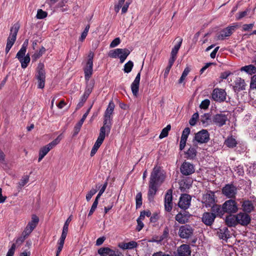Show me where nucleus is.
Wrapping results in <instances>:
<instances>
[{
	"instance_id": "f257e3e1",
	"label": "nucleus",
	"mask_w": 256,
	"mask_h": 256,
	"mask_svg": "<svg viewBox=\"0 0 256 256\" xmlns=\"http://www.w3.org/2000/svg\"><path fill=\"white\" fill-rule=\"evenodd\" d=\"M165 179V176L159 166H155L150 174V182L160 185Z\"/></svg>"
},
{
	"instance_id": "f03ea898",
	"label": "nucleus",
	"mask_w": 256,
	"mask_h": 256,
	"mask_svg": "<svg viewBox=\"0 0 256 256\" xmlns=\"http://www.w3.org/2000/svg\"><path fill=\"white\" fill-rule=\"evenodd\" d=\"M62 138V134L59 135L56 139L50 143L42 148L39 151L38 162H40L45 156L56 145H57Z\"/></svg>"
},
{
	"instance_id": "7ed1b4c3",
	"label": "nucleus",
	"mask_w": 256,
	"mask_h": 256,
	"mask_svg": "<svg viewBox=\"0 0 256 256\" xmlns=\"http://www.w3.org/2000/svg\"><path fill=\"white\" fill-rule=\"evenodd\" d=\"M130 52L127 48H116L110 50L108 56L112 58H119L120 63H123Z\"/></svg>"
},
{
	"instance_id": "20e7f679",
	"label": "nucleus",
	"mask_w": 256,
	"mask_h": 256,
	"mask_svg": "<svg viewBox=\"0 0 256 256\" xmlns=\"http://www.w3.org/2000/svg\"><path fill=\"white\" fill-rule=\"evenodd\" d=\"M216 201V198L212 191L208 190L202 196V202L206 208H210Z\"/></svg>"
},
{
	"instance_id": "39448f33",
	"label": "nucleus",
	"mask_w": 256,
	"mask_h": 256,
	"mask_svg": "<svg viewBox=\"0 0 256 256\" xmlns=\"http://www.w3.org/2000/svg\"><path fill=\"white\" fill-rule=\"evenodd\" d=\"M38 71L36 77L38 80V88H44L45 85L46 72L44 66L42 64H39L38 66Z\"/></svg>"
},
{
	"instance_id": "423d86ee",
	"label": "nucleus",
	"mask_w": 256,
	"mask_h": 256,
	"mask_svg": "<svg viewBox=\"0 0 256 256\" xmlns=\"http://www.w3.org/2000/svg\"><path fill=\"white\" fill-rule=\"evenodd\" d=\"M226 92L225 90L220 88H215L212 93V98L216 102H222L226 100Z\"/></svg>"
},
{
	"instance_id": "0eeeda50",
	"label": "nucleus",
	"mask_w": 256,
	"mask_h": 256,
	"mask_svg": "<svg viewBox=\"0 0 256 256\" xmlns=\"http://www.w3.org/2000/svg\"><path fill=\"white\" fill-rule=\"evenodd\" d=\"M222 194L228 198H233L237 194V188L233 184H226L222 188Z\"/></svg>"
},
{
	"instance_id": "6e6552de",
	"label": "nucleus",
	"mask_w": 256,
	"mask_h": 256,
	"mask_svg": "<svg viewBox=\"0 0 256 256\" xmlns=\"http://www.w3.org/2000/svg\"><path fill=\"white\" fill-rule=\"evenodd\" d=\"M194 233V229L189 224H185L180 226L178 235L182 238H188Z\"/></svg>"
},
{
	"instance_id": "1a4fd4ad",
	"label": "nucleus",
	"mask_w": 256,
	"mask_h": 256,
	"mask_svg": "<svg viewBox=\"0 0 256 256\" xmlns=\"http://www.w3.org/2000/svg\"><path fill=\"white\" fill-rule=\"evenodd\" d=\"M222 206H224V209L226 213H236L238 210L236 202L232 199L226 200L222 204Z\"/></svg>"
},
{
	"instance_id": "9d476101",
	"label": "nucleus",
	"mask_w": 256,
	"mask_h": 256,
	"mask_svg": "<svg viewBox=\"0 0 256 256\" xmlns=\"http://www.w3.org/2000/svg\"><path fill=\"white\" fill-rule=\"evenodd\" d=\"M210 140V134L206 130H202L195 134L194 140L200 144L206 143Z\"/></svg>"
},
{
	"instance_id": "9b49d317",
	"label": "nucleus",
	"mask_w": 256,
	"mask_h": 256,
	"mask_svg": "<svg viewBox=\"0 0 256 256\" xmlns=\"http://www.w3.org/2000/svg\"><path fill=\"white\" fill-rule=\"evenodd\" d=\"M181 173L184 176H189L195 172L194 166L188 162H184L182 163L180 168Z\"/></svg>"
},
{
	"instance_id": "f8f14e48",
	"label": "nucleus",
	"mask_w": 256,
	"mask_h": 256,
	"mask_svg": "<svg viewBox=\"0 0 256 256\" xmlns=\"http://www.w3.org/2000/svg\"><path fill=\"white\" fill-rule=\"evenodd\" d=\"M98 254L101 256H120L122 253L116 249L114 250L109 248H101L98 250Z\"/></svg>"
},
{
	"instance_id": "ddd939ff",
	"label": "nucleus",
	"mask_w": 256,
	"mask_h": 256,
	"mask_svg": "<svg viewBox=\"0 0 256 256\" xmlns=\"http://www.w3.org/2000/svg\"><path fill=\"white\" fill-rule=\"evenodd\" d=\"M228 120V115L222 113L216 114L212 117L214 123L219 127L226 124Z\"/></svg>"
},
{
	"instance_id": "4468645a",
	"label": "nucleus",
	"mask_w": 256,
	"mask_h": 256,
	"mask_svg": "<svg viewBox=\"0 0 256 256\" xmlns=\"http://www.w3.org/2000/svg\"><path fill=\"white\" fill-rule=\"evenodd\" d=\"M191 197L188 194H182L178 203V206L184 210L188 208L190 206Z\"/></svg>"
},
{
	"instance_id": "2eb2a0df",
	"label": "nucleus",
	"mask_w": 256,
	"mask_h": 256,
	"mask_svg": "<svg viewBox=\"0 0 256 256\" xmlns=\"http://www.w3.org/2000/svg\"><path fill=\"white\" fill-rule=\"evenodd\" d=\"M114 107L115 104L114 102L111 100L109 102L108 108L105 111L104 121L112 123V115L114 112Z\"/></svg>"
},
{
	"instance_id": "dca6fc26",
	"label": "nucleus",
	"mask_w": 256,
	"mask_h": 256,
	"mask_svg": "<svg viewBox=\"0 0 256 256\" xmlns=\"http://www.w3.org/2000/svg\"><path fill=\"white\" fill-rule=\"evenodd\" d=\"M190 254V246L186 244H182L178 248L174 256H189Z\"/></svg>"
},
{
	"instance_id": "f3484780",
	"label": "nucleus",
	"mask_w": 256,
	"mask_h": 256,
	"mask_svg": "<svg viewBox=\"0 0 256 256\" xmlns=\"http://www.w3.org/2000/svg\"><path fill=\"white\" fill-rule=\"evenodd\" d=\"M20 28V25L18 24H15L10 28V33L8 38L7 43L11 44L13 45L16 40V36Z\"/></svg>"
},
{
	"instance_id": "a211bd4d",
	"label": "nucleus",
	"mask_w": 256,
	"mask_h": 256,
	"mask_svg": "<svg viewBox=\"0 0 256 256\" xmlns=\"http://www.w3.org/2000/svg\"><path fill=\"white\" fill-rule=\"evenodd\" d=\"M172 190H168L164 198V208L166 212H170L172 210Z\"/></svg>"
},
{
	"instance_id": "6ab92c4d",
	"label": "nucleus",
	"mask_w": 256,
	"mask_h": 256,
	"mask_svg": "<svg viewBox=\"0 0 256 256\" xmlns=\"http://www.w3.org/2000/svg\"><path fill=\"white\" fill-rule=\"evenodd\" d=\"M237 220L242 226H247L251 220L250 216L246 213L240 212L236 215Z\"/></svg>"
},
{
	"instance_id": "aec40b11",
	"label": "nucleus",
	"mask_w": 256,
	"mask_h": 256,
	"mask_svg": "<svg viewBox=\"0 0 256 256\" xmlns=\"http://www.w3.org/2000/svg\"><path fill=\"white\" fill-rule=\"evenodd\" d=\"M112 124V123L104 121L103 126L100 128V134L98 137L104 140L106 134L108 135L110 132Z\"/></svg>"
},
{
	"instance_id": "412c9836",
	"label": "nucleus",
	"mask_w": 256,
	"mask_h": 256,
	"mask_svg": "<svg viewBox=\"0 0 256 256\" xmlns=\"http://www.w3.org/2000/svg\"><path fill=\"white\" fill-rule=\"evenodd\" d=\"M236 28V26H230L224 29L217 36V39L218 40H223L226 38L230 36Z\"/></svg>"
},
{
	"instance_id": "4be33fe9",
	"label": "nucleus",
	"mask_w": 256,
	"mask_h": 256,
	"mask_svg": "<svg viewBox=\"0 0 256 256\" xmlns=\"http://www.w3.org/2000/svg\"><path fill=\"white\" fill-rule=\"evenodd\" d=\"M160 185L153 184L149 182L148 190V198L150 202L153 201L154 196L158 190Z\"/></svg>"
},
{
	"instance_id": "5701e85b",
	"label": "nucleus",
	"mask_w": 256,
	"mask_h": 256,
	"mask_svg": "<svg viewBox=\"0 0 256 256\" xmlns=\"http://www.w3.org/2000/svg\"><path fill=\"white\" fill-rule=\"evenodd\" d=\"M190 214L188 212L184 211L178 212L175 216L176 220L180 224H184L188 222Z\"/></svg>"
},
{
	"instance_id": "b1692460",
	"label": "nucleus",
	"mask_w": 256,
	"mask_h": 256,
	"mask_svg": "<svg viewBox=\"0 0 256 256\" xmlns=\"http://www.w3.org/2000/svg\"><path fill=\"white\" fill-rule=\"evenodd\" d=\"M216 218V214L210 212H205L202 216V222L206 226H211Z\"/></svg>"
},
{
	"instance_id": "393cba45",
	"label": "nucleus",
	"mask_w": 256,
	"mask_h": 256,
	"mask_svg": "<svg viewBox=\"0 0 256 256\" xmlns=\"http://www.w3.org/2000/svg\"><path fill=\"white\" fill-rule=\"evenodd\" d=\"M83 69L85 80L86 82H88L93 73V63L90 62H86Z\"/></svg>"
},
{
	"instance_id": "a878e982",
	"label": "nucleus",
	"mask_w": 256,
	"mask_h": 256,
	"mask_svg": "<svg viewBox=\"0 0 256 256\" xmlns=\"http://www.w3.org/2000/svg\"><path fill=\"white\" fill-rule=\"evenodd\" d=\"M140 72H139L134 81L132 82L131 84V90L132 92V94L134 96H137L138 94V92L139 90V86H140Z\"/></svg>"
},
{
	"instance_id": "bb28decb",
	"label": "nucleus",
	"mask_w": 256,
	"mask_h": 256,
	"mask_svg": "<svg viewBox=\"0 0 256 256\" xmlns=\"http://www.w3.org/2000/svg\"><path fill=\"white\" fill-rule=\"evenodd\" d=\"M212 208V213L216 214V216L222 217L224 214L226 212L224 210V206L216 204H214Z\"/></svg>"
},
{
	"instance_id": "cd10ccee",
	"label": "nucleus",
	"mask_w": 256,
	"mask_h": 256,
	"mask_svg": "<svg viewBox=\"0 0 256 256\" xmlns=\"http://www.w3.org/2000/svg\"><path fill=\"white\" fill-rule=\"evenodd\" d=\"M242 207L244 212L250 213L254 209V206L252 201L249 200H243L242 202Z\"/></svg>"
},
{
	"instance_id": "c85d7f7f",
	"label": "nucleus",
	"mask_w": 256,
	"mask_h": 256,
	"mask_svg": "<svg viewBox=\"0 0 256 256\" xmlns=\"http://www.w3.org/2000/svg\"><path fill=\"white\" fill-rule=\"evenodd\" d=\"M218 237L222 240H227L230 238V231L226 228L219 229L217 232Z\"/></svg>"
},
{
	"instance_id": "c756f323",
	"label": "nucleus",
	"mask_w": 256,
	"mask_h": 256,
	"mask_svg": "<svg viewBox=\"0 0 256 256\" xmlns=\"http://www.w3.org/2000/svg\"><path fill=\"white\" fill-rule=\"evenodd\" d=\"M118 246L122 250H130L136 248L138 244L134 241H130L128 243H120Z\"/></svg>"
},
{
	"instance_id": "7c9ffc66",
	"label": "nucleus",
	"mask_w": 256,
	"mask_h": 256,
	"mask_svg": "<svg viewBox=\"0 0 256 256\" xmlns=\"http://www.w3.org/2000/svg\"><path fill=\"white\" fill-rule=\"evenodd\" d=\"M246 83L244 80L240 78H238L235 81L234 88L238 92L244 90L246 89Z\"/></svg>"
},
{
	"instance_id": "2f4dec72",
	"label": "nucleus",
	"mask_w": 256,
	"mask_h": 256,
	"mask_svg": "<svg viewBox=\"0 0 256 256\" xmlns=\"http://www.w3.org/2000/svg\"><path fill=\"white\" fill-rule=\"evenodd\" d=\"M226 223L228 226H235L238 223L237 220L236 215L232 216L230 215L226 217Z\"/></svg>"
},
{
	"instance_id": "473e14b6",
	"label": "nucleus",
	"mask_w": 256,
	"mask_h": 256,
	"mask_svg": "<svg viewBox=\"0 0 256 256\" xmlns=\"http://www.w3.org/2000/svg\"><path fill=\"white\" fill-rule=\"evenodd\" d=\"M94 86V82L93 81H90L89 82H86V86L83 96L88 98V96L92 91Z\"/></svg>"
},
{
	"instance_id": "72a5a7b5",
	"label": "nucleus",
	"mask_w": 256,
	"mask_h": 256,
	"mask_svg": "<svg viewBox=\"0 0 256 256\" xmlns=\"http://www.w3.org/2000/svg\"><path fill=\"white\" fill-rule=\"evenodd\" d=\"M39 222V218L35 214H33L32 216V220L28 222L26 226L28 228L34 230L38 225Z\"/></svg>"
},
{
	"instance_id": "f704fd0d",
	"label": "nucleus",
	"mask_w": 256,
	"mask_h": 256,
	"mask_svg": "<svg viewBox=\"0 0 256 256\" xmlns=\"http://www.w3.org/2000/svg\"><path fill=\"white\" fill-rule=\"evenodd\" d=\"M178 39V44L174 46V48L172 49L170 55L177 57V54L178 51L182 45V39L180 38H177L176 40Z\"/></svg>"
},
{
	"instance_id": "c9c22d12",
	"label": "nucleus",
	"mask_w": 256,
	"mask_h": 256,
	"mask_svg": "<svg viewBox=\"0 0 256 256\" xmlns=\"http://www.w3.org/2000/svg\"><path fill=\"white\" fill-rule=\"evenodd\" d=\"M21 64V66L22 68H26L30 62V58L28 54L25 56L18 60Z\"/></svg>"
},
{
	"instance_id": "e433bc0d",
	"label": "nucleus",
	"mask_w": 256,
	"mask_h": 256,
	"mask_svg": "<svg viewBox=\"0 0 256 256\" xmlns=\"http://www.w3.org/2000/svg\"><path fill=\"white\" fill-rule=\"evenodd\" d=\"M240 70L244 71L249 74H252L256 72V68L254 66L250 64L242 67Z\"/></svg>"
},
{
	"instance_id": "4c0bfd02",
	"label": "nucleus",
	"mask_w": 256,
	"mask_h": 256,
	"mask_svg": "<svg viewBox=\"0 0 256 256\" xmlns=\"http://www.w3.org/2000/svg\"><path fill=\"white\" fill-rule=\"evenodd\" d=\"M225 144L230 148L235 147L237 144V142L235 138L232 137H228L224 142Z\"/></svg>"
},
{
	"instance_id": "58836bf2",
	"label": "nucleus",
	"mask_w": 256,
	"mask_h": 256,
	"mask_svg": "<svg viewBox=\"0 0 256 256\" xmlns=\"http://www.w3.org/2000/svg\"><path fill=\"white\" fill-rule=\"evenodd\" d=\"M196 150L194 147H190L186 152V158L189 159H193L196 156Z\"/></svg>"
},
{
	"instance_id": "ea45409f",
	"label": "nucleus",
	"mask_w": 256,
	"mask_h": 256,
	"mask_svg": "<svg viewBox=\"0 0 256 256\" xmlns=\"http://www.w3.org/2000/svg\"><path fill=\"white\" fill-rule=\"evenodd\" d=\"M100 188V186L96 184V188H92L86 195V200L88 202L92 196L96 194L98 191V189Z\"/></svg>"
},
{
	"instance_id": "a19ab883",
	"label": "nucleus",
	"mask_w": 256,
	"mask_h": 256,
	"mask_svg": "<svg viewBox=\"0 0 256 256\" xmlns=\"http://www.w3.org/2000/svg\"><path fill=\"white\" fill-rule=\"evenodd\" d=\"M29 180V176L27 175L22 177L18 184V189H22V188L28 182Z\"/></svg>"
},
{
	"instance_id": "79ce46f5",
	"label": "nucleus",
	"mask_w": 256,
	"mask_h": 256,
	"mask_svg": "<svg viewBox=\"0 0 256 256\" xmlns=\"http://www.w3.org/2000/svg\"><path fill=\"white\" fill-rule=\"evenodd\" d=\"M170 128L171 126L170 124L168 125L166 128H163L159 136V138L162 139L167 136L168 135V131L170 130Z\"/></svg>"
},
{
	"instance_id": "37998d69",
	"label": "nucleus",
	"mask_w": 256,
	"mask_h": 256,
	"mask_svg": "<svg viewBox=\"0 0 256 256\" xmlns=\"http://www.w3.org/2000/svg\"><path fill=\"white\" fill-rule=\"evenodd\" d=\"M247 171L251 176H254L256 175V164H251L248 168Z\"/></svg>"
},
{
	"instance_id": "c03bdc74",
	"label": "nucleus",
	"mask_w": 256,
	"mask_h": 256,
	"mask_svg": "<svg viewBox=\"0 0 256 256\" xmlns=\"http://www.w3.org/2000/svg\"><path fill=\"white\" fill-rule=\"evenodd\" d=\"M134 66V63L132 61L129 60L124 65V71L126 73H129L132 71Z\"/></svg>"
},
{
	"instance_id": "a18cd8bd",
	"label": "nucleus",
	"mask_w": 256,
	"mask_h": 256,
	"mask_svg": "<svg viewBox=\"0 0 256 256\" xmlns=\"http://www.w3.org/2000/svg\"><path fill=\"white\" fill-rule=\"evenodd\" d=\"M210 115L209 114H204L203 116L201 117V122H202V124H204V126H206L208 124V122L210 120Z\"/></svg>"
},
{
	"instance_id": "49530a36",
	"label": "nucleus",
	"mask_w": 256,
	"mask_h": 256,
	"mask_svg": "<svg viewBox=\"0 0 256 256\" xmlns=\"http://www.w3.org/2000/svg\"><path fill=\"white\" fill-rule=\"evenodd\" d=\"M136 208H140L142 205V194L141 192H138L136 194Z\"/></svg>"
},
{
	"instance_id": "de8ad7c7",
	"label": "nucleus",
	"mask_w": 256,
	"mask_h": 256,
	"mask_svg": "<svg viewBox=\"0 0 256 256\" xmlns=\"http://www.w3.org/2000/svg\"><path fill=\"white\" fill-rule=\"evenodd\" d=\"M45 48L42 46L40 50V51L38 52H36L32 56V59L34 60H36L38 58H40L42 56V54L45 52Z\"/></svg>"
},
{
	"instance_id": "09e8293b",
	"label": "nucleus",
	"mask_w": 256,
	"mask_h": 256,
	"mask_svg": "<svg viewBox=\"0 0 256 256\" xmlns=\"http://www.w3.org/2000/svg\"><path fill=\"white\" fill-rule=\"evenodd\" d=\"M168 236V230L167 228H166L163 232V234L160 236L158 239L156 240L157 243H160L162 242Z\"/></svg>"
},
{
	"instance_id": "8fccbe9b",
	"label": "nucleus",
	"mask_w": 256,
	"mask_h": 256,
	"mask_svg": "<svg viewBox=\"0 0 256 256\" xmlns=\"http://www.w3.org/2000/svg\"><path fill=\"white\" fill-rule=\"evenodd\" d=\"M83 124V122L79 121L74 126V134L73 136H75L78 134L80 130L81 127Z\"/></svg>"
},
{
	"instance_id": "3c124183",
	"label": "nucleus",
	"mask_w": 256,
	"mask_h": 256,
	"mask_svg": "<svg viewBox=\"0 0 256 256\" xmlns=\"http://www.w3.org/2000/svg\"><path fill=\"white\" fill-rule=\"evenodd\" d=\"M107 186H108V182L106 180V182H104V184H103V186L101 188L100 190L99 191L98 194V195L96 196V198H95V199H97L98 201L100 196L102 195V194L105 191V190H106V188L107 187Z\"/></svg>"
},
{
	"instance_id": "603ef678",
	"label": "nucleus",
	"mask_w": 256,
	"mask_h": 256,
	"mask_svg": "<svg viewBox=\"0 0 256 256\" xmlns=\"http://www.w3.org/2000/svg\"><path fill=\"white\" fill-rule=\"evenodd\" d=\"M26 49L24 48H21L20 50L18 52L16 58H17L18 60L22 58L23 57L25 56L26 52Z\"/></svg>"
},
{
	"instance_id": "864d4df0",
	"label": "nucleus",
	"mask_w": 256,
	"mask_h": 256,
	"mask_svg": "<svg viewBox=\"0 0 256 256\" xmlns=\"http://www.w3.org/2000/svg\"><path fill=\"white\" fill-rule=\"evenodd\" d=\"M47 14L46 12L42 10V9H39L38 10L36 17L38 19H42L45 18L47 16Z\"/></svg>"
},
{
	"instance_id": "5fc2aeb1",
	"label": "nucleus",
	"mask_w": 256,
	"mask_h": 256,
	"mask_svg": "<svg viewBox=\"0 0 256 256\" xmlns=\"http://www.w3.org/2000/svg\"><path fill=\"white\" fill-rule=\"evenodd\" d=\"M210 104V100L208 99H205L201 102L200 107L202 109L206 110L208 108Z\"/></svg>"
},
{
	"instance_id": "6e6d98bb",
	"label": "nucleus",
	"mask_w": 256,
	"mask_h": 256,
	"mask_svg": "<svg viewBox=\"0 0 256 256\" xmlns=\"http://www.w3.org/2000/svg\"><path fill=\"white\" fill-rule=\"evenodd\" d=\"M190 133V128H186L182 132L180 139L186 140Z\"/></svg>"
},
{
	"instance_id": "4d7b16f0",
	"label": "nucleus",
	"mask_w": 256,
	"mask_h": 256,
	"mask_svg": "<svg viewBox=\"0 0 256 256\" xmlns=\"http://www.w3.org/2000/svg\"><path fill=\"white\" fill-rule=\"evenodd\" d=\"M198 118V112L194 113L192 116V118L190 119L189 121L190 124L193 126H194L196 124V122Z\"/></svg>"
},
{
	"instance_id": "13d9d810",
	"label": "nucleus",
	"mask_w": 256,
	"mask_h": 256,
	"mask_svg": "<svg viewBox=\"0 0 256 256\" xmlns=\"http://www.w3.org/2000/svg\"><path fill=\"white\" fill-rule=\"evenodd\" d=\"M90 28V26L89 24L87 25L86 26L85 29L84 30V32H82L81 36L80 38V41H83L85 39V38H86V36L88 34Z\"/></svg>"
},
{
	"instance_id": "bf43d9fd",
	"label": "nucleus",
	"mask_w": 256,
	"mask_h": 256,
	"mask_svg": "<svg viewBox=\"0 0 256 256\" xmlns=\"http://www.w3.org/2000/svg\"><path fill=\"white\" fill-rule=\"evenodd\" d=\"M87 99L88 98L82 95L80 98V102L76 106V110H78L79 108H82L84 106V102H86Z\"/></svg>"
},
{
	"instance_id": "052dcab7",
	"label": "nucleus",
	"mask_w": 256,
	"mask_h": 256,
	"mask_svg": "<svg viewBox=\"0 0 256 256\" xmlns=\"http://www.w3.org/2000/svg\"><path fill=\"white\" fill-rule=\"evenodd\" d=\"M98 202V201L97 200V199H95L94 201V202L92 204L91 208L89 212V213L88 214V216L92 215V214L94 213V212L95 211V210H96V208H97Z\"/></svg>"
},
{
	"instance_id": "680f3d73",
	"label": "nucleus",
	"mask_w": 256,
	"mask_h": 256,
	"mask_svg": "<svg viewBox=\"0 0 256 256\" xmlns=\"http://www.w3.org/2000/svg\"><path fill=\"white\" fill-rule=\"evenodd\" d=\"M248 12V10H246L244 11L238 12L236 16V20H240V19L242 18L247 15Z\"/></svg>"
},
{
	"instance_id": "e2e57ef3",
	"label": "nucleus",
	"mask_w": 256,
	"mask_h": 256,
	"mask_svg": "<svg viewBox=\"0 0 256 256\" xmlns=\"http://www.w3.org/2000/svg\"><path fill=\"white\" fill-rule=\"evenodd\" d=\"M142 218L140 216L136 220L137 223H138V226L136 228V230L138 232H140V230H141L144 226V224L142 222Z\"/></svg>"
},
{
	"instance_id": "0e129e2a",
	"label": "nucleus",
	"mask_w": 256,
	"mask_h": 256,
	"mask_svg": "<svg viewBox=\"0 0 256 256\" xmlns=\"http://www.w3.org/2000/svg\"><path fill=\"white\" fill-rule=\"evenodd\" d=\"M68 231L64 230H62V234L60 240L58 241V243L64 244L65 239L66 237Z\"/></svg>"
},
{
	"instance_id": "69168bd1",
	"label": "nucleus",
	"mask_w": 256,
	"mask_h": 256,
	"mask_svg": "<svg viewBox=\"0 0 256 256\" xmlns=\"http://www.w3.org/2000/svg\"><path fill=\"white\" fill-rule=\"evenodd\" d=\"M26 239V238L22 235L16 240V243L14 244H16V247L19 246L24 242Z\"/></svg>"
},
{
	"instance_id": "338daca9",
	"label": "nucleus",
	"mask_w": 256,
	"mask_h": 256,
	"mask_svg": "<svg viewBox=\"0 0 256 256\" xmlns=\"http://www.w3.org/2000/svg\"><path fill=\"white\" fill-rule=\"evenodd\" d=\"M16 248V244H12L11 248L8 250L6 256H14Z\"/></svg>"
},
{
	"instance_id": "774afa93",
	"label": "nucleus",
	"mask_w": 256,
	"mask_h": 256,
	"mask_svg": "<svg viewBox=\"0 0 256 256\" xmlns=\"http://www.w3.org/2000/svg\"><path fill=\"white\" fill-rule=\"evenodd\" d=\"M250 87L252 89H256V74L254 75L251 78Z\"/></svg>"
}]
</instances>
